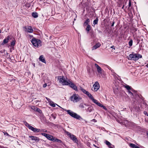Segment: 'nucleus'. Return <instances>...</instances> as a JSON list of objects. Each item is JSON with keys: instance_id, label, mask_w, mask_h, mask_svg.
<instances>
[{"instance_id": "obj_38", "label": "nucleus", "mask_w": 148, "mask_h": 148, "mask_svg": "<svg viewBox=\"0 0 148 148\" xmlns=\"http://www.w3.org/2000/svg\"><path fill=\"white\" fill-rule=\"evenodd\" d=\"M97 105H98V106H99V107H101V106H102V104H101V103H100L99 102H98L97 103Z\"/></svg>"}, {"instance_id": "obj_19", "label": "nucleus", "mask_w": 148, "mask_h": 148, "mask_svg": "<svg viewBox=\"0 0 148 148\" xmlns=\"http://www.w3.org/2000/svg\"><path fill=\"white\" fill-rule=\"evenodd\" d=\"M90 19L89 18L87 19L84 23V26H87L88 25H89L88 24V23L90 22Z\"/></svg>"}, {"instance_id": "obj_37", "label": "nucleus", "mask_w": 148, "mask_h": 148, "mask_svg": "<svg viewBox=\"0 0 148 148\" xmlns=\"http://www.w3.org/2000/svg\"><path fill=\"white\" fill-rule=\"evenodd\" d=\"M128 92L129 95H130L132 96H132H133V93L130 91L129 90H128Z\"/></svg>"}, {"instance_id": "obj_2", "label": "nucleus", "mask_w": 148, "mask_h": 148, "mask_svg": "<svg viewBox=\"0 0 148 148\" xmlns=\"http://www.w3.org/2000/svg\"><path fill=\"white\" fill-rule=\"evenodd\" d=\"M142 57V56L139 54L133 53L130 54L127 58L128 60H132L136 61L138 60L139 58Z\"/></svg>"}, {"instance_id": "obj_28", "label": "nucleus", "mask_w": 148, "mask_h": 148, "mask_svg": "<svg viewBox=\"0 0 148 148\" xmlns=\"http://www.w3.org/2000/svg\"><path fill=\"white\" fill-rule=\"evenodd\" d=\"M91 100L93 101V102L95 103L96 104H97V103H98V101L97 100L94 99L93 98V97L92 98Z\"/></svg>"}, {"instance_id": "obj_11", "label": "nucleus", "mask_w": 148, "mask_h": 148, "mask_svg": "<svg viewBox=\"0 0 148 148\" xmlns=\"http://www.w3.org/2000/svg\"><path fill=\"white\" fill-rule=\"evenodd\" d=\"M71 139L73 140L74 142L77 143V140L76 136L72 134L70 137Z\"/></svg>"}, {"instance_id": "obj_15", "label": "nucleus", "mask_w": 148, "mask_h": 148, "mask_svg": "<svg viewBox=\"0 0 148 148\" xmlns=\"http://www.w3.org/2000/svg\"><path fill=\"white\" fill-rule=\"evenodd\" d=\"M101 44L100 43L98 42L92 48V50L95 49L101 46Z\"/></svg>"}, {"instance_id": "obj_25", "label": "nucleus", "mask_w": 148, "mask_h": 148, "mask_svg": "<svg viewBox=\"0 0 148 148\" xmlns=\"http://www.w3.org/2000/svg\"><path fill=\"white\" fill-rule=\"evenodd\" d=\"M85 104H84L83 103H81L79 105V107L82 108H85V106H86Z\"/></svg>"}, {"instance_id": "obj_30", "label": "nucleus", "mask_w": 148, "mask_h": 148, "mask_svg": "<svg viewBox=\"0 0 148 148\" xmlns=\"http://www.w3.org/2000/svg\"><path fill=\"white\" fill-rule=\"evenodd\" d=\"M133 41L132 39H131L129 41L128 44L131 47L132 45Z\"/></svg>"}, {"instance_id": "obj_21", "label": "nucleus", "mask_w": 148, "mask_h": 148, "mask_svg": "<svg viewBox=\"0 0 148 148\" xmlns=\"http://www.w3.org/2000/svg\"><path fill=\"white\" fill-rule=\"evenodd\" d=\"M94 110L93 108L91 106L89 107L86 109L87 111L90 112Z\"/></svg>"}, {"instance_id": "obj_20", "label": "nucleus", "mask_w": 148, "mask_h": 148, "mask_svg": "<svg viewBox=\"0 0 148 148\" xmlns=\"http://www.w3.org/2000/svg\"><path fill=\"white\" fill-rule=\"evenodd\" d=\"M91 28V27L90 25H88L86 29V30L87 31V33H88Z\"/></svg>"}, {"instance_id": "obj_49", "label": "nucleus", "mask_w": 148, "mask_h": 148, "mask_svg": "<svg viewBox=\"0 0 148 148\" xmlns=\"http://www.w3.org/2000/svg\"><path fill=\"white\" fill-rule=\"evenodd\" d=\"M146 66L148 68V64H147V65H146Z\"/></svg>"}, {"instance_id": "obj_41", "label": "nucleus", "mask_w": 148, "mask_h": 148, "mask_svg": "<svg viewBox=\"0 0 148 148\" xmlns=\"http://www.w3.org/2000/svg\"><path fill=\"white\" fill-rule=\"evenodd\" d=\"M144 114L145 115H146L147 116H148V114L147 113V112H146V111H144Z\"/></svg>"}, {"instance_id": "obj_17", "label": "nucleus", "mask_w": 148, "mask_h": 148, "mask_svg": "<svg viewBox=\"0 0 148 148\" xmlns=\"http://www.w3.org/2000/svg\"><path fill=\"white\" fill-rule=\"evenodd\" d=\"M49 103L50 105L51 106H52V107H55V106H56L55 105L56 104L58 107H60L61 108V107L60 106H59V105H57V104H55L54 102H53L52 101H50Z\"/></svg>"}, {"instance_id": "obj_26", "label": "nucleus", "mask_w": 148, "mask_h": 148, "mask_svg": "<svg viewBox=\"0 0 148 148\" xmlns=\"http://www.w3.org/2000/svg\"><path fill=\"white\" fill-rule=\"evenodd\" d=\"M80 89L85 94H86L87 92V91H86L82 87H80Z\"/></svg>"}, {"instance_id": "obj_43", "label": "nucleus", "mask_w": 148, "mask_h": 148, "mask_svg": "<svg viewBox=\"0 0 148 148\" xmlns=\"http://www.w3.org/2000/svg\"><path fill=\"white\" fill-rule=\"evenodd\" d=\"M4 134L5 135H6L8 136H10L7 133V132H5L4 133Z\"/></svg>"}, {"instance_id": "obj_45", "label": "nucleus", "mask_w": 148, "mask_h": 148, "mask_svg": "<svg viewBox=\"0 0 148 148\" xmlns=\"http://www.w3.org/2000/svg\"><path fill=\"white\" fill-rule=\"evenodd\" d=\"M28 125H29L28 123H27V122L26 123L25 125L26 126H27L28 127Z\"/></svg>"}, {"instance_id": "obj_54", "label": "nucleus", "mask_w": 148, "mask_h": 148, "mask_svg": "<svg viewBox=\"0 0 148 148\" xmlns=\"http://www.w3.org/2000/svg\"><path fill=\"white\" fill-rule=\"evenodd\" d=\"M1 147V146H0V148Z\"/></svg>"}, {"instance_id": "obj_44", "label": "nucleus", "mask_w": 148, "mask_h": 148, "mask_svg": "<svg viewBox=\"0 0 148 148\" xmlns=\"http://www.w3.org/2000/svg\"><path fill=\"white\" fill-rule=\"evenodd\" d=\"M114 23H115V22H114V21H113V22H112V25H111V26H112V27H113V26H114Z\"/></svg>"}, {"instance_id": "obj_7", "label": "nucleus", "mask_w": 148, "mask_h": 148, "mask_svg": "<svg viewBox=\"0 0 148 148\" xmlns=\"http://www.w3.org/2000/svg\"><path fill=\"white\" fill-rule=\"evenodd\" d=\"M95 65L97 68L98 73L99 74H102L103 70L97 64H95Z\"/></svg>"}, {"instance_id": "obj_50", "label": "nucleus", "mask_w": 148, "mask_h": 148, "mask_svg": "<svg viewBox=\"0 0 148 148\" xmlns=\"http://www.w3.org/2000/svg\"><path fill=\"white\" fill-rule=\"evenodd\" d=\"M30 36V37L31 38H32V37H33V36H30V35H29Z\"/></svg>"}, {"instance_id": "obj_18", "label": "nucleus", "mask_w": 148, "mask_h": 148, "mask_svg": "<svg viewBox=\"0 0 148 148\" xmlns=\"http://www.w3.org/2000/svg\"><path fill=\"white\" fill-rule=\"evenodd\" d=\"M130 146L132 148H140L139 147L136 146V145L133 143H130Z\"/></svg>"}, {"instance_id": "obj_35", "label": "nucleus", "mask_w": 148, "mask_h": 148, "mask_svg": "<svg viewBox=\"0 0 148 148\" xmlns=\"http://www.w3.org/2000/svg\"><path fill=\"white\" fill-rule=\"evenodd\" d=\"M66 134L69 137L72 135L71 134V133H70L69 132H66Z\"/></svg>"}, {"instance_id": "obj_4", "label": "nucleus", "mask_w": 148, "mask_h": 148, "mask_svg": "<svg viewBox=\"0 0 148 148\" xmlns=\"http://www.w3.org/2000/svg\"><path fill=\"white\" fill-rule=\"evenodd\" d=\"M82 99L78 94H73L70 97V100L73 102H77Z\"/></svg>"}, {"instance_id": "obj_6", "label": "nucleus", "mask_w": 148, "mask_h": 148, "mask_svg": "<svg viewBox=\"0 0 148 148\" xmlns=\"http://www.w3.org/2000/svg\"><path fill=\"white\" fill-rule=\"evenodd\" d=\"M99 84L97 82H95L94 84L93 85V89L92 88V90L95 91H97L99 88Z\"/></svg>"}, {"instance_id": "obj_32", "label": "nucleus", "mask_w": 148, "mask_h": 148, "mask_svg": "<svg viewBox=\"0 0 148 148\" xmlns=\"http://www.w3.org/2000/svg\"><path fill=\"white\" fill-rule=\"evenodd\" d=\"M56 115L55 114H52L51 115V116L53 118V119H54L56 118Z\"/></svg>"}, {"instance_id": "obj_3", "label": "nucleus", "mask_w": 148, "mask_h": 148, "mask_svg": "<svg viewBox=\"0 0 148 148\" xmlns=\"http://www.w3.org/2000/svg\"><path fill=\"white\" fill-rule=\"evenodd\" d=\"M65 110L68 114L72 117L79 120L82 119V118L80 116L71 110Z\"/></svg>"}, {"instance_id": "obj_10", "label": "nucleus", "mask_w": 148, "mask_h": 148, "mask_svg": "<svg viewBox=\"0 0 148 148\" xmlns=\"http://www.w3.org/2000/svg\"><path fill=\"white\" fill-rule=\"evenodd\" d=\"M29 137L32 140H34L38 142L40 140L39 138L34 136H29Z\"/></svg>"}, {"instance_id": "obj_8", "label": "nucleus", "mask_w": 148, "mask_h": 148, "mask_svg": "<svg viewBox=\"0 0 148 148\" xmlns=\"http://www.w3.org/2000/svg\"><path fill=\"white\" fill-rule=\"evenodd\" d=\"M28 128L29 129L31 130L34 132H39L40 130V129L36 128H34L30 125H28Z\"/></svg>"}, {"instance_id": "obj_13", "label": "nucleus", "mask_w": 148, "mask_h": 148, "mask_svg": "<svg viewBox=\"0 0 148 148\" xmlns=\"http://www.w3.org/2000/svg\"><path fill=\"white\" fill-rule=\"evenodd\" d=\"M42 135L45 136L49 140L51 139V138L52 137V136H51L49 134H47L45 133H42Z\"/></svg>"}, {"instance_id": "obj_36", "label": "nucleus", "mask_w": 148, "mask_h": 148, "mask_svg": "<svg viewBox=\"0 0 148 148\" xmlns=\"http://www.w3.org/2000/svg\"><path fill=\"white\" fill-rule=\"evenodd\" d=\"M56 141L58 143H61L62 142V141L61 140L58 139H56Z\"/></svg>"}, {"instance_id": "obj_14", "label": "nucleus", "mask_w": 148, "mask_h": 148, "mask_svg": "<svg viewBox=\"0 0 148 148\" xmlns=\"http://www.w3.org/2000/svg\"><path fill=\"white\" fill-rule=\"evenodd\" d=\"M105 143L109 148H114V145H112L108 141L106 140Z\"/></svg>"}, {"instance_id": "obj_23", "label": "nucleus", "mask_w": 148, "mask_h": 148, "mask_svg": "<svg viewBox=\"0 0 148 148\" xmlns=\"http://www.w3.org/2000/svg\"><path fill=\"white\" fill-rule=\"evenodd\" d=\"M91 99L93 97L92 95L88 91H87L86 93V94Z\"/></svg>"}, {"instance_id": "obj_9", "label": "nucleus", "mask_w": 148, "mask_h": 148, "mask_svg": "<svg viewBox=\"0 0 148 148\" xmlns=\"http://www.w3.org/2000/svg\"><path fill=\"white\" fill-rule=\"evenodd\" d=\"M24 28L25 29V31L26 32L32 33L33 32V30L31 26H28L27 28L25 27Z\"/></svg>"}, {"instance_id": "obj_40", "label": "nucleus", "mask_w": 148, "mask_h": 148, "mask_svg": "<svg viewBox=\"0 0 148 148\" xmlns=\"http://www.w3.org/2000/svg\"><path fill=\"white\" fill-rule=\"evenodd\" d=\"M47 86V84L45 83L43 85V88H45V87H46Z\"/></svg>"}, {"instance_id": "obj_34", "label": "nucleus", "mask_w": 148, "mask_h": 148, "mask_svg": "<svg viewBox=\"0 0 148 148\" xmlns=\"http://www.w3.org/2000/svg\"><path fill=\"white\" fill-rule=\"evenodd\" d=\"M56 138H55L53 136H52V137L51 138V139L50 140L52 141H56Z\"/></svg>"}, {"instance_id": "obj_52", "label": "nucleus", "mask_w": 148, "mask_h": 148, "mask_svg": "<svg viewBox=\"0 0 148 148\" xmlns=\"http://www.w3.org/2000/svg\"><path fill=\"white\" fill-rule=\"evenodd\" d=\"M93 120H94V121H95V119H93Z\"/></svg>"}, {"instance_id": "obj_16", "label": "nucleus", "mask_w": 148, "mask_h": 148, "mask_svg": "<svg viewBox=\"0 0 148 148\" xmlns=\"http://www.w3.org/2000/svg\"><path fill=\"white\" fill-rule=\"evenodd\" d=\"M39 59L40 61H42V62L46 63V61L45 60V59L43 57V55H41L40 56Z\"/></svg>"}, {"instance_id": "obj_31", "label": "nucleus", "mask_w": 148, "mask_h": 148, "mask_svg": "<svg viewBox=\"0 0 148 148\" xmlns=\"http://www.w3.org/2000/svg\"><path fill=\"white\" fill-rule=\"evenodd\" d=\"M124 87L126 88L127 90H130L131 89V87H130L128 85H126L124 86Z\"/></svg>"}, {"instance_id": "obj_1", "label": "nucleus", "mask_w": 148, "mask_h": 148, "mask_svg": "<svg viewBox=\"0 0 148 148\" xmlns=\"http://www.w3.org/2000/svg\"><path fill=\"white\" fill-rule=\"evenodd\" d=\"M60 83L63 85H69L70 86L76 91H78L77 86L69 79L65 80L63 77L59 76L58 78Z\"/></svg>"}, {"instance_id": "obj_51", "label": "nucleus", "mask_w": 148, "mask_h": 148, "mask_svg": "<svg viewBox=\"0 0 148 148\" xmlns=\"http://www.w3.org/2000/svg\"><path fill=\"white\" fill-rule=\"evenodd\" d=\"M1 30L0 29V33H1Z\"/></svg>"}, {"instance_id": "obj_22", "label": "nucleus", "mask_w": 148, "mask_h": 148, "mask_svg": "<svg viewBox=\"0 0 148 148\" xmlns=\"http://www.w3.org/2000/svg\"><path fill=\"white\" fill-rule=\"evenodd\" d=\"M98 19L97 18L95 19L94 20L93 22V24L94 25H92L93 26H94L95 25L97 24L98 23Z\"/></svg>"}, {"instance_id": "obj_48", "label": "nucleus", "mask_w": 148, "mask_h": 148, "mask_svg": "<svg viewBox=\"0 0 148 148\" xmlns=\"http://www.w3.org/2000/svg\"><path fill=\"white\" fill-rule=\"evenodd\" d=\"M124 5H123V7H122V8L123 9L124 8Z\"/></svg>"}, {"instance_id": "obj_33", "label": "nucleus", "mask_w": 148, "mask_h": 148, "mask_svg": "<svg viewBox=\"0 0 148 148\" xmlns=\"http://www.w3.org/2000/svg\"><path fill=\"white\" fill-rule=\"evenodd\" d=\"M31 108L32 110H33L34 111H36L37 108V107H36L34 106H32Z\"/></svg>"}, {"instance_id": "obj_24", "label": "nucleus", "mask_w": 148, "mask_h": 148, "mask_svg": "<svg viewBox=\"0 0 148 148\" xmlns=\"http://www.w3.org/2000/svg\"><path fill=\"white\" fill-rule=\"evenodd\" d=\"M32 15L33 17L36 18L38 17V13L36 12H33L32 13Z\"/></svg>"}, {"instance_id": "obj_39", "label": "nucleus", "mask_w": 148, "mask_h": 148, "mask_svg": "<svg viewBox=\"0 0 148 148\" xmlns=\"http://www.w3.org/2000/svg\"><path fill=\"white\" fill-rule=\"evenodd\" d=\"M101 107H102L103 108V109H104V110H106L107 109V108H106V107L105 106H103V105H102V106H101Z\"/></svg>"}, {"instance_id": "obj_47", "label": "nucleus", "mask_w": 148, "mask_h": 148, "mask_svg": "<svg viewBox=\"0 0 148 148\" xmlns=\"http://www.w3.org/2000/svg\"><path fill=\"white\" fill-rule=\"evenodd\" d=\"M114 47V46H112L111 47V48H112L113 49H114V50H115V48H114L113 47Z\"/></svg>"}, {"instance_id": "obj_42", "label": "nucleus", "mask_w": 148, "mask_h": 148, "mask_svg": "<svg viewBox=\"0 0 148 148\" xmlns=\"http://www.w3.org/2000/svg\"><path fill=\"white\" fill-rule=\"evenodd\" d=\"M131 2L130 1L129 2V7H130L131 6Z\"/></svg>"}, {"instance_id": "obj_5", "label": "nucleus", "mask_w": 148, "mask_h": 148, "mask_svg": "<svg viewBox=\"0 0 148 148\" xmlns=\"http://www.w3.org/2000/svg\"><path fill=\"white\" fill-rule=\"evenodd\" d=\"M32 42L33 45L35 47H38L41 46V41L39 39L35 38H32Z\"/></svg>"}, {"instance_id": "obj_29", "label": "nucleus", "mask_w": 148, "mask_h": 148, "mask_svg": "<svg viewBox=\"0 0 148 148\" xmlns=\"http://www.w3.org/2000/svg\"><path fill=\"white\" fill-rule=\"evenodd\" d=\"M15 41L14 40H13L12 42H11V46L13 48V47H14V46L15 45Z\"/></svg>"}, {"instance_id": "obj_27", "label": "nucleus", "mask_w": 148, "mask_h": 148, "mask_svg": "<svg viewBox=\"0 0 148 148\" xmlns=\"http://www.w3.org/2000/svg\"><path fill=\"white\" fill-rule=\"evenodd\" d=\"M36 111H37L39 113H40L42 115L43 114L42 113V111L40 109H39V108H37Z\"/></svg>"}, {"instance_id": "obj_53", "label": "nucleus", "mask_w": 148, "mask_h": 148, "mask_svg": "<svg viewBox=\"0 0 148 148\" xmlns=\"http://www.w3.org/2000/svg\"><path fill=\"white\" fill-rule=\"evenodd\" d=\"M93 120H94V121H95V119H93Z\"/></svg>"}, {"instance_id": "obj_46", "label": "nucleus", "mask_w": 148, "mask_h": 148, "mask_svg": "<svg viewBox=\"0 0 148 148\" xmlns=\"http://www.w3.org/2000/svg\"><path fill=\"white\" fill-rule=\"evenodd\" d=\"M51 85V83H47V86H50Z\"/></svg>"}, {"instance_id": "obj_12", "label": "nucleus", "mask_w": 148, "mask_h": 148, "mask_svg": "<svg viewBox=\"0 0 148 148\" xmlns=\"http://www.w3.org/2000/svg\"><path fill=\"white\" fill-rule=\"evenodd\" d=\"M10 38V37L9 36H8L7 38L3 40V42L1 43V45H4L5 44L7 43Z\"/></svg>"}]
</instances>
